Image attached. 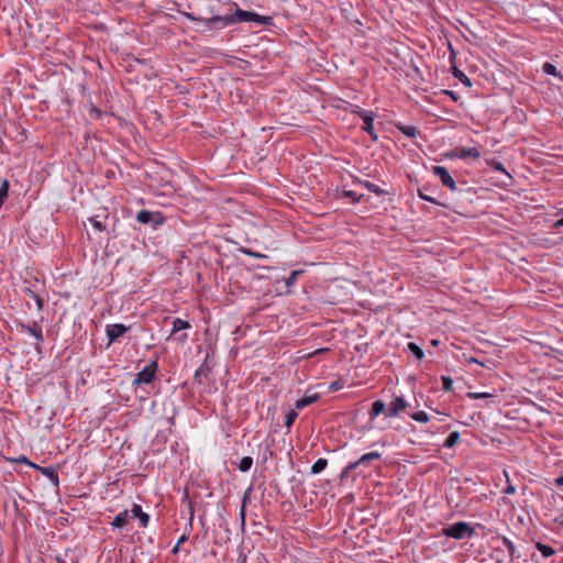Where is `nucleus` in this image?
Here are the masks:
<instances>
[{"instance_id": "obj_1", "label": "nucleus", "mask_w": 563, "mask_h": 563, "mask_svg": "<svg viewBox=\"0 0 563 563\" xmlns=\"http://www.w3.org/2000/svg\"><path fill=\"white\" fill-rule=\"evenodd\" d=\"M272 18L271 16H264L260 15L255 12L251 11H244L242 9L235 10L233 14H228L224 16H212L208 20H206V24L208 26H212L217 23L222 22L224 25L238 23V22H255L257 24L262 25H268L271 24Z\"/></svg>"}, {"instance_id": "obj_2", "label": "nucleus", "mask_w": 563, "mask_h": 563, "mask_svg": "<svg viewBox=\"0 0 563 563\" xmlns=\"http://www.w3.org/2000/svg\"><path fill=\"white\" fill-rule=\"evenodd\" d=\"M474 530L470 527L468 523L460 521L456 522L443 530V533L453 539H464L466 537H471Z\"/></svg>"}, {"instance_id": "obj_3", "label": "nucleus", "mask_w": 563, "mask_h": 563, "mask_svg": "<svg viewBox=\"0 0 563 563\" xmlns=\"http://www.w3.org/2000/svg\"><path fill=\"white\" fill-rule=\"evenodd\" d=\"M380 454L378 452H369L360 457L356 462L350 463L341 473V481H344L349 477L350 473L361 466L368 465L372 461L378 460Z\"/></svg>"}, {"instance_id": "obj_4", "label": "nucleus", "mask_w": 563, "mask_h": 563, "mask_svg": "<svg viewBox=\"0 0 563 563\" xmlns=\"http://www.w3.org/2000/svg\"><path fill=\"white\" fill-rule=\"evenodd\" d=\"M156 369L157 363L154 361L147 366H145L140 373L136 374L133 384L141 385L151 383L155 376Z\"/></svg>"}, {"instance_id": "obj_5", "label": "nucleus", "mask_w": 563, "mask_h": 563, "mask_svg": "<svg viewBox=\"0 0 563 563\" xmlns=\"http://www.w3.org/2000/svg\"><path fill=\"white\" fill-rule=\"evenodd\" d=\"M136 220L143 224L153 222L154 228H157L164 222V218L162 217L161 213H152L151 211L147 210H141L136 216Z\"/></svg>"}, {"instance_id": "obj_6", "label": "nucleus", "mask_w": 563, "mask_h": 563, "mask_svg": "<svg viewBox=\"0 0 563 563\" xmlns=\"http://www.w3.org/2000/svg\"><path fill=\"white\" fill-rule=\"evenodd\" d=\"M433 173L441 179L442 184L451 190L456 189V185L449 170L444 166H434Z\"/></svg>"}, {"instance_id": "obj_7", "label": "nucleus", "mask_w": 563, "mask_h": 563, "mask_svg": "<svg viewBox=\"0 0 563 563\" xmlns=\"http://www.w3.org/2000/svg\"><path fill=\"white\" fill-rule=\"evenodd\" d=\"M20 328L23 333H27L35 338L37 346L43 341L42 328L36 322H33L32 325L21 324Z\"/></svg>"}, {"instance_id": "obj_8", "label": "nucleus", "mask_w": 563, "mask_h": 563, "mask_svg": "<svg viewBox=\"0 0 563 563\" xmlns=\"http://www.w3.org/2000/svg\"><path fill=\"white\" fill-rule=\"evenodd\" d=\"M128 331V328L124 324L115 323L107 327V335L109 338V343H112L114 340L120 338Z\"/></svg>"}, {"instance_id": "obj_9", "label": "nucleus", "mask_w": 563, "mask_h": 563, "mask_svg": "<svg viewBox=\"0 0 563 563\" xmlns=\"http://www.w3.org/2000/svg\"><path fill=\"white\" fill-rule=\"evenodd\" d=\"M452 156L459 157V158H478L481 156L479 151L476 147L465 148V147H457L453 151Z\"/></svg>"}, {"instance_id": "obj_10", "label": "nucleus", "mask_w": 563, "mask_h": 563, "mask_svg": "<svg viewBox=\"0 0 563 563\" xmlns=\"http://www.w3.org/2000/svg\"><path fill=\"white\" fill-rule=\"evenodd\" d=\"M407 407V402L406 400L402 398V397H397L395 398L390 404H389V409H388V416L390 417H395L397 416L400 411L405 410Z\"/></svg>"}, {"instance_id": "obj_11", "label": "nucleus", "mask_w": 563, "mask_h": 563, "mask_svg": "<svg viewBox=\"0 0 563 563\" xmlns=\"http://www.w3.org/2000/svg\"><path fill=\"white\" fill-rule=\"evenodd\" d=\"M131 517L132 518H139L141 521L142 527H146L148 523V515L142 511V508L140 505L134 504L131 509Z\"/></svg>"}, {"instance_id": "obj_12", "label": "nucleus", "mask_w": 563, "mask_h": 563, "mask_svg": "<svg viewBox=\"0 0 563 563\" xmlns=\"http://www.w3.org/2000/svg\"><path fill=\"white\" fill-rule=\"evenodd\" d=\"M362 119H363V122H364V125H363V129L371 135H373V131H374V128H373V121H374V117L372 113L369 112H361L360 113Z\"/></svg>"}, {"instance_id": "obj_13", "label": "nucleus", "mask_w": 563, "mask_h": 563, "mask_svg": "<svg viewBox=\"0 0 563 563\" xmlns=\"http://www.w3.org/2000/svg\"><path fill=\"white\" fill-rule=\"evenodd\" d=\"M318 399V394L305 395L301 399L297 400L296 408L302 409L306 406L313 404Z\"/></svg>"}, {"instance_id": "obj_14", "label": "nucleus", "mask_w": 563, "mask_h": 563, "mask_svg": "<svg viewBox=\"0 0 563 563\" xmlns=\"http://www.w3.org/2000/svg\"><path fill=\"white\" fill-rule=\"evenodd\" d=\"M129 511L128 510H124L122 512H120L113 520L112 522V526L115 527V528H123L126 523H128V520H129Z\"/></svg>"}, {"instance_id": "obj_15", "label": "nucleus", "mask_w": 563, "mask_h": 563, "mask_svg": "<svg viewBox=\"0 0 563 563\" xmlns=\"http://www.w3.org/2000/svg\"><path fill=\"white\" fill-rule=\"evenodd\" d=\"M385 408L386 406L382 400L374 401L371 410L372 418L377 417L378 415L384 412Z\"/></svg>"}, {"instance_id": "obj_16", "label": "nucleus", "mask_w": 563, "mask_h": 563, "mask_svg": "<svg viewBox=\"0 0 563 563\" xmlns=\"http://www.w3.org/2000/svg\"><path fill=\"white\" fill-rule=\"evenodd\" d=\"M327 465H328V461L325 459H319L311 466V473L319 474L327 467Z\"/></svg>"}, {"instance_id": "obj_17", "label": "nucleus", "mask_w": 563, "mask_h": 563, "mask_svg": "<svg viewBox=\"0 0 563 563\" xmlns=\"http://www.w3.org/2000/svg\"><path fill=\"white\" fill-rule=\"evenodd\" d=\"M188 328H190L189 322H187L183 319L177 318L173 321V333H176L180 330L188 329Z\"/></svg>"}, {"instance_id": "obj_18", "label": "nucleus", "mask_w": 563, "mask_h": 563, "mask_svg": "<svg viewBox=\"0 0 563 563\" xmlns=\"http://www.w3.org/2000/svg\"><path fill=\"white\" fill-rule=\"evenodd\" d=\"M460 440V433L457 431H454L450 433V435L446 438L444 442L445 448H453Z\"/></svg>"}, {"instance_id": "obj_19", "label": "nucleus", "mask_w": 563, "mask_h": 563, "mask_svg": "<svg viewBox=\"0 0 563 563\" xmlns=\"http://www.w3.org/2000/svg\"><path fill=\"white\" fill-rule=\"evenodd\" d=\"M408 350H409V351H410V352H411V353H412V354H413L418 360H422V358H423V355H424V354H423V351H422V349H421L418 344H416V343H413V342H410V343L408 344Z\"/></svg>"}, {"instance_id": "obj_20", "label": "nucleus", "mask_w": 563, "mask_h": 563, "mask_svg": "<svg viewBox=\"0 0 563 563\" xmlns=\"http://www.w3.org/2000/svg\"><path fill=\"white\" fill-rule=\"evenodd\" d=\"M253 464V459L251 456H244L239 463V470L241 472H247Z\"/></svg>"}, {"instance_id": "obj_21", "label": "nucleus", "mask_w": 563, "mask_h": 563, "mask_svg": "<svg viewBox=\"0 0 563 563\" xmlns=\"http://www.w3.org/2000/svg\"><path fill=\"white\" fill-rule=\"evenodd\" d=\"M536 547L541 552L543 558H549L554 554V550L549 545L537 542Z\"/></svg>"}, {"instance_id": "obj_22", "label": "nucleus", "mask_w": 563, "mask_h": 563, "mask_svg": "<svg viewBox=\"0 0 563 563\" xmlns=\"http://www.w3.org/2000/svg\"><path fill=\"white\" fill-rule=\"evenodd\" d=\"M542 70L548 75L561 77V74L558 71L556 67L550 63H544L542 66Z\"/></svg>"}, {"instance_id": "obj_23", "label": "nucleus", "mask_w": 563, "mask_h": 563, "mask_svg": "<svg viewBox=\"0 0 563 563\" xmlns=\"http://www.w3.org/2000/svg\"><path fill=\"white\" fill-rule=\"evenodd\" d=\"M301 273H302V271H292V272L290 273L289 277H287V278L285 279V284H286V286H287V287L292 286V285L296 283L297 277H298Z\"/></svg>"}, {"instance_id": "obj_24", "label": "nucleus", "mask_w": 563, "mask_h": 563, "mask_svg": "<svg viewBox=\"0 0 563 563\" xmlns=\"http://www.w3.org/2000/svg\"><path fill=\"white\" fill-rule=\"evenodd\" d=\"M411 418L418 422H423V423L429 421V416L424 411L415 412L413 415H411Z\"/></svg>"}, {"instance_id": "obj_25", "label": "nucleus", "mask_w": 563, "mask_h": 563, "mask_svg": "<svg viewBox=\"0 0 563 563\" xmlns=\"http://www.w3.org/2000/svg\"><path fill=\"white\" fill-rule=\"evenodd\" d=\"M298 413L296 410H290L287 415H286V419H285V424L287 428H290L291 424L295 422L296 418H297Z\"/></svg>"}, {"instance_id": "obj_26", "label": "nucleus", "mask_w": 563, "mask_h": 563, "mask_svg": "<svg viewBox=\"0 0 563 563\" xmlns=\"http://www.w3.org/2000/svg\"><path fill=\"white\" fill-rule=\"evenodd\" d=\"M453 75H454V77L459 78L462 82H464L466 85H471V81L467 78V76L463 71L457 69L456 67H454Z\"/></svg>"}, {"instance_id": "obj_27", "label": "nucleus", "mask_w": 563, "mask_h": 563, "mask_svg": "<svg viewBox=\"0 0 563 563\" xmlns=\"http://www.w3.org/2000/svg\"><path fill=\"white\" fill-rule=\"evenodd\" d=\"M369 191L376 194V195H382L384 194V191L378 187L376 186L375 184L373 183H369V181H364L362 183Z\"/></svg>"}, {"instance_id": "obj_28", "label": "nucleus", "mask_w": 563, "mask_h": 563, "mask_svg": "<svg viewBox=\"0 0 563 563\" xmlns=\"http://www.w3.org/2000/svg\"><path fill=\"white\" fill-rule=\"evenodd\" d=\"M492 394L488 393H467V397L471 399H482V398H489L492 397Z\"/></svg>"}, {"instance_id": "obj_29", "label": "nucleus", "mask_w": 563, "mask_h": 563, "mask_svg": "<svg viewBox=\"0 0 563 563\" xmlns=\"http://www.w3.org/2000/svg\"><path fill=\"white\" fill-rule=\"evenodd\" d=\"M8 191H9V181L8 180H3L1 186H0V198L7 199Z\"/></svg>"}, {"instance_id": "obj_30", "label": "nucleus", "mask_w": 563, "mask_h": 563, "mask_svg": "<svg viewBox=\"0 0 563 563\" xmlns=\"http://www.w3.org/2000/svg\"><path fill=\"white\" fill-rule=\"evenodd\" d=\"M443 389L445 391H451L453 388V380L450 377L442 376Z\"/></svg>"}, {"instance_id": "obj_31", "label": "nucleus", "mask_w": 563, "mask_h": 563, "mask_svg": "<svg viewBox=\"0 0 563 563\" xmlns=\"http://www.w3.org/2000/svg\"><path fill=\"white\" fill-rule=\"evenodd\" d=\"M401 131H402L406 135H408V136H410V137L416 136V134H417V132H418V131H417V129H416L415 126H405V128H402V129H401Z\"/></svg>"}, {"instance_id": "obj_32", "label": "nucleus", "mask_w": 563, "mask_h": 563, "mask_svg": "<svg viewBox=\"0 0 563 563\" xmlns=\"http://www.w3.org/2000/svg\"><path fill=\"white\" fill-rule=\"evenodd\" d=\"M242 253L246 254V255H250L252 257H256V258H262V257H266L265 255L261 254V253H257V252H253L252 250L250 249H241Z\"/></svg>"}, {"instance_id": "obj_33", "label": "nucleus", "mask_w": 563, "mask_h": 563, "mask_svg": "<svg viewBox=\"0 0 563 563\" xmlns=\"http://www.w3.org/2000/svg\"><path fill=\"white\" fill-rule=\"evenodd\" d=\"M344 196L352 198L356 202L360 201V199L362 198V195L356 196L355 191L352 190H345Z\"/></svg>"}, {"instance_id": "obj_34", "label": "nucleus", "mask_w": 563, "mask_h": 563, "mask_svg": "<svg viewBox=\"0 0 563 563\" xmlns=\"http://www.w3.org/2000/svg\"><path fill=\"white\" fill-rule=\"evenodd\" d=\"M90 221L95 229H97L99 231H102L104 229V225L101 223V221L96 220V219H90Z\"/></svg>"}, {"instance_id": "obj_35", "label": "nucleus", "mask_w": 563, "mask_h": 563, "mask_svg": "<svg viewBox=\"0 0 563 563\" xmlns=\"http://www.w3.org/2000/svg\"><path fill=\"white\" fill-rule=\"evenodd\" d=\"M31 296L35 299L37 308L42 309V306H43L42 299L37 295H35L34 292H31Z\"/></svg>"}, {"instance_id": "obj_36", "label": "nucleus", "mask_w": 563, "mask_h": 563, "mask_svg": "<svg viewBox=\"0 0 563 563\" xmlns=\"http://www.w3.org/2000/svg\"><path fill=\"white\" fill-rule=\"evenodd\" d=\"M505 543H507V547H508V550H509V552H510V555H511V556H514V554H515V549H514L512 543H511L510 541H508V540H505Z\"/></svg>"}, {"instance_id": "obj_37", "label": "nucleus", "mask_w": 563, "mask_h": 563, "mask_svg": "<svg viewBox=\"0 0 563 563\" xmlns=\"http://www.w3.org/2000/svg\"><path fill=\"white\" fill-rule=\"evenodd\" d=\"M419 196L426 200V201H430V202H435V200L427 195H423L421 191H419Z\"/></svg>"}, {"instance_id": "obj_38", "label": "nucleus", "mask_w": 563, "mask_h": 563, "mask_svg": "<svg viewBox=\"0 0 563 563\" xmlns=\"http://www.w3.org/2000/svg\"><path fill=\"white\" fill-rule=\"evenodd\" d=\"M467 362H468V363H477V364L484 365V363H483V362H481V361H478V360H476V358H474V357H470V358H467Z\"/></svg>"}, {"instance_id": "obj_39", "label": "nucleus", "mask_w": 563, "mask_h": 563, "mask_svg": "<svg viewBox=\"0 0 563 563\" xmlns=\"http://www.w3.org/2000/svg\"><path fill=\"white\" fill-rule=\"evenodd\" d=\"M186 18L192 20V21H200V19L194 16L191 13H185Z\"/></svg>"}, {"instance_id": "obj_40", "label": "nucleus", "mask_w": 563, "mask_h": 563, "mask_svg": "<svg viewBox=\"0 0 563 563\" xmlns=\"http://www.w3.org/2000/svg\"><path fill=\"white\" fill-rule=\"evenodd\" d=\"M18 461L22 462V463H25V464L33 465L25 456L20 457Z\"/></svg>"}, {"instance_id": "obj_41", "label": "nucleus", "mask_w": 563, "mask_h": 563, "mask_svg": "<svg viewBox=\"0 0 563 563\" xmlns=\"http://www.w3.org/2000/svg\"><path fill=\"white\" fill-rule=\"evenodd\" d=\"M556 485L563 486V475L555 479Z\"/></svg>"}, {"instance_id": "obj_42", "label": "nucleus", "mask_w": 563, "mask_h": 563, "mask_svg": "<svg viewBox=\"0 0 563 563\" xmlns=\"http://www.w3.org/2000/svg\"><path fill=\"white\" fill-rule=\"evenodd\" d=\"M563 227V218L554 223V228Z\"/></svg>"}, {"instance_id": "obj_43", "label": "nucleus", "mask_w": 563, "mask_h": 563, "mask_svg": "<svg viewBox=\"0 0 563 563\" xmlns=\"http://www.w3.org/2000/svg\"><path fill=\"white\" fill-rule=\"evenodd\" d=\"M49 475H51V477H52V478H55V481H57V475H56V474H54V472H53V471H49Z\"/></svg>"}, {"instance_id": "obj_44", "label": "nucleus", "mask_w": 563, "mask_h": 563, "mask_svg": "<svg viewBox=\"0 0 563 563\" xmlns=\"http://www.w3.org/2000/svg\"><path fill=\"white\" fill-rule=\"evenodd\" d=\"M515 490V488L512 486H509L507 489H506V493H512Z\"/></svg>"}, {"instance_id": "obj_45", "label": "nucleus", "mask_w": 563, "mask_h": 563, "mask_svg": "<svg viewBox=\"0 0 563 563\" xmlns=\"http://www.w3.org/2000/svg\"><path fill=\"white\" fill-rule=\"evenodd\" d=\"M185 540H186V537H185V536H183V537L178 540V544H179V543H181V542H184Z\"/></svg>"}, {"instance_id": "obj_46", "label": "nucleus", "mask_w": 563, "mask_h": 563, "mask_svg": "<svg viewBox=\"0 0 563 563\" xmlns=\"http://www.w3.org/2000/svg\"><path fill=\"white\" fill-rule=\"evenodd\" d=\"M186 339H187V335H186V334H183V335L179 338V340H180V341H185Z\"/></svg>"}, {"instance_id": "obj_47", "label": "nucleus", "mask_w": 563, "mask_h": 563, "mask_svg": "<svg viewBox=\"0 0 563 563\" xmlns=\"http://www.w3.org/2000/svg\"><path fill=\"white\" fill-rule=\"evenodd\" d=\"M431 343H432V345L435 346V345H438L439 341L438 340H432Z\"/></svg>"}, {"instance_id": "obj_48", "label": "nucleus", "mask_w": 563, "mask_h": 563, "mask_svg": "<svg viewBox=\"0 0 563 563\" xmlns=\"http://www.w3.org/2000/svg\"><path fill=\"white\" fill-rule=\"evenodd\" d=\"M241 517H242V519H244V507H242Z\"/></svg>"}, {"instance_id": "obj_49", "label": "nucleus", "mask_w": 563, "mask_h": 563, "mask_svg": "<svg viewBox=\"0 0 563 563\" xmlns=\"http://www.w3.org/2000/svg\"><path fill=\"white\" fill-rule=\"evenodd\" d=\"M336 385H338L336 383L332 384V385H331V389H335V388H336Z\"/></svg>"}, {"instance_id": "obj_50", "label": "nucleus", "mask_w": 563, "mask_h": 563, "mask_svg": "<svg viewBox=\"0 0 563 563\" xmlns=\"http://www.w3.org/2000/svg\"><path fill=\"white\" fill-rule=\"evenodd\" d=\"M178 547H179V544L177 543V545L174 548L173 552H177L178 551Z\"/></svg>"}, {"instance_id": "obj_51", "label": "nucleus", "mask_w": 563, "mask_h": 563, "mask_svg": "<svg viewBox=\"0 0 563 563\" xmlns=\"http://www.w3.org/2000/svg\"><path fill=\"white\" fill-rule=\"evenodd\" d=\"M59 563H65L64 561H60Z\"/></svg>"}, {"instance_id": "obj_52", "label": "nucleus", "mask_w": 563, "mask_h": 563, "mask_svg": "<svg viewBox=\"0 0 563 563\" xmlns=\"http://www.w3.org/2000/svg\"><path fill=\"white\" fill-rule=\"evenodd\" d=\"M561 525H563V520L561 521Z\"/></svg>"}]
</instances>
